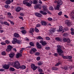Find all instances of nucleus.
I'll return each instance as SVG.
<instances>
[{"instance_id":"obj_54","label":"nucleus","mask_w":74,"mask_h":74,"mask_svg":"<svg viewBox=\"0 0 74 74\" xmlns=\"http://www.w3.org/2000/svg\"><path fill=\"white\" fill-rule=\"evenodd\" d=\"M29 3H30V4H31V5H32V4H33V1H29Z\"/></svg>"},{"instance_id":"obj_57","label":"nucleus","mask_w":74,"mask_h":74,"mask_svg":"<svg viewBox=\"0 0 74 74\" xmlns=\"http://www.w3.org/2000/svg\"><path fill=\"white\" fill-rule=\"evenodd\" d=\"M40 60V57H37L36 58V60Z\"/></svg>"},{"instance_id":"obj_37","label":"nucleus","mask_w":74,"mask_h":74,"mask_svg":"<svg viewBox=\"0 0 74 74\" xmlns=\"http://www.w3.org/2000/svg\"><path fill=\"white\" fill-rule=\"evenodd\" d=\"M35 65L34 64H32L31 65V68L32 69L35 66Z\"/></svg>"},{"instance_id":"obj_15","label":"nucleus","mask_w":74,"mask_h":74,"mask_svg":"<svg viewBox=\"0 0 74 74\" xmlns=\"http://www.w3.org/2000/svg\"><path fill=\"white\" fill-rule=\"evenodd\" d=\"M40 13H41L42 14H43V15H47V13L42 11H40Z\"/></svg>"},{"instance_id":"obj_3","label":"nucleus","mask_w":74,"mask_h":74,"mask_svg":"<svg viewBox=\"0 0 74 74\" xmlns=\"http://www.w3.org/2000/svg\"><path fill=\"white\" fill-rule=\"evenodd\" d=\"M57 53L60 55H62V53H63V51H62L61 49H57Z\"/></svg>"},{"instance_id":"obj_40","label":"nucleus","mask_w":74,"mask_h":74,"mask_svg":"<svg viewBox=\"0 0 74 74\" xmlns=\"http://www.w3.org/2000/svg\"><path fill=\"white\" fill-rule=\"evenodd\" d=\"M5 7L6 8H10V6L9 5H5Z\"/></svg>"},{"instance_id":"obj_39","label":"nucleus","mask_w":74,"mask_h":74,"mask_svg":"<svg viewBox=\"0 0 74 74\" xmlns=\"http://www.w3.org/2000/svg\"><path fill=\"white\" fill-rule=\"evenodd\" d=\"M6 44H9L10 42V41L8 40H6L5 41Z\"/></svg>"},{"instance_id":"obj_42","label":"nucleus","mask_w":74,"mask_h":74,"mask_svg":"<svg viewBox=\"0 0 74 74\" xmlns=\"http://www.w3.org/2000/svg\"><path fill=\"white\" fill-rule=\"evenodd\" d=\"M9 22H10L11 24L12 25H14V22L11 21V20H10Z\"/></svg>"},{"instance_id":"obj_46","label":"nucleus","mask_w":74,"mask_h":74,"mask_svg":"<svg viewBox=\"0 0 74 74\" xmlns=\"http://www.w3.org/2000/svg\"><path fill=\"white\" fill-rule=\"evenodd\" d=\"M42 63L41 62H40L38 63V65L39 66H41V65H42Z\"/></svg>"},{"instance_id":"obj_52","label":"nucleus","mask_w":74,"mask_h":74,"mask_svg":"<svg viewBox=\"0 0 74 74\" xmlns=\"http://www.w3.org/2000/svg\"><path fill=\"white\" fill-rule=\"evenodd\" d=\"M45 49L47 50H49V49H50V47H46L45 48Z\"/></svg>"},{"instance_id":"obj_41","label":"nucleus","mask_w":74,"mask_h":74,"mask_svg":"<svg viewBox=\"0 0 74 74\" xmlns=\"http://www.w3.org/2000/svg\"><path fill=\"white\" fill-rule=\"evenodd\" d=\"M48 20L49 21H52V18H48Z\"/></svg>"},{"instance_id":"obj_1","label":"nucleus","mask_w":74,"mask_h":74,"mask_svg":"<svg viewBox=\"0 0 74 74\" xmlns=\"http://www.w3.org/2000/svg\"><path fill=\"white\" fill-rule=\"evenodd\" d=\"M62 4H63L62 1L61 0H58L57 2V5L56 7H55V10H58L59 9L60 6V5H62Z\"/></svg>"},{"instance_id":"obj_31","label":"nucleus","mask_w":74,"mask_h":74,"mask_svg":"<svg viewBox=\"0 0 74 74\" xmlns=\"http://www.w3.org/2000/svg\"><path fill=\"white\" fill-rule=\"evenodd\" d=\"M62 57L64 59H67V56H62Z\"/></svg>"},{"instance_id":"obj_19","label":"nucleus","mask_w":74,"mask_h":74,"mask_svg":"<svg viewBox=\"0 0 74 74\" xmlns=\"http://www.w3.org/2000/svg\"><path fill=\"white\" fill-rule=\"evenodd\" d=\"M37 39H40V40H44V39L41 36H39L38 37H37Z\"/></svg>"},{"instance_id":"obj_4","label":"nucleus","mask_w":74,"mask_h":74,"mask_svg":"<svg viewBox=\"0 0 74 74\" xmlns=\"http://www.w3.org/2000/svg\"><path fill=\"white\" fill-rule=\"evenodd\" d=\"M3 69H5L6 70H7L10 68V65L5 64L3 66Z\"/></svg>"},{"instance_id":"obj_9","label":"nucleus","mask_w":74,"mask_h":74,"mask_svg":"<svg viewBox=\"0 0 74 74\" xmlns=\"http://www.w3.org/2000/svg\"><path fill=\"white\" fill-rule=\"evenodd\" d=\"M65 23L69 26L70 25V21L69 20H66L65 22Z\"/></svg>"},{"instance_id":"obj_59","label":"nucleus","mask_w":74,"mask_h":74,"mask_svg":"<svg viewBox=\"0 0 74 74\" xmlns=\"http://www.w3.org/2000/svg\"><path fill=\"white\" fill-rule=\"evenodd\" d=\"M36 27H40V25L37 24L36 25Z\"/></svg>"},{"instance_id":"obj_62","label":"nucleus","mask_w":74,"mask_h":74,"mask_svg":"<svg viewBox=\"0 0 74 74\" xmlns=\"http://www.w3.org/2000/svg\"><path fill=\"white\" fill-rule=\"evenodd\" d=\"M4 71V69H0V71Z\"/></svg>"},{"instance_id":"obj_38","label":"nucleus","mask_w":74,"mask_h":74,"mask_svg":"<svg viewBox=\"0 0 74 74\" xmlns=\"http://www.w3.org/2000/svg\"><path fill=\"white\" fill-rule=\"evenodd\" d=\"M67 59H72V56H67Z\"/></svg>"},{"instance_id":"obj_21","label":"nucleus","mask_w":74,"mask_h":74,"mask_svg":"<svg viewBox=\"0 0 74 74\" xmlns=\"http://www.w3.org/2000/svg\"><path fill=\"white\" fill-rule=\"evenodd\" d=\"M34 8H35V9H37V8H40V9L41 8H39V6H38L37 5H35L34 6Z\"/></svg>"},{"instance_id":"obj_8","label":"nucleus","mask_w":74,"mask_h":74,"mask_svg":"<svg viewBox=\"0 0 74 74\" xmlns=\"http://www.w3.org/2000/svg\"><path fill=\"white\" fill-rule=\"evenodd\" d=\"M21 10V8L20 7H17L16 9V12H20Z\"/></svg>"},{"instance_id":"obj_16","label":"nucleus","mask_w":74,"mask_h":74,"mask_svg":"<svg viewBox=\"0 0 74 74\" xmlns=\"http://www.w3.org/2000/svg\"><path fill=\"white\" fill-rule=\"evenodd\" d=\"M22 54L21 53H19L17 54L16 55L17 58H20L21 57Z\"/></svg>"},{"instance_id":"obj_10","label":"nucleus","mask_w":74,"mask_h":74,"mask_svg":"<svg viewBox=\"0 0 74 74\" xmlns=\"http://www.w3.org/2000/svg\"><path fill=\"white\" fill-rule=\"evenodd\" d=\"M35 15L36 16H38V17H41V14L38 12L35 13Z\"/></svg>"},{"instance_id":"obj_6","label":"nucleus","mask_w":74,"mask_h":74,"mask_svg":"<svg viewBox=\"0 0 74 74\" xmlns=\"http://www.w3.org/2000/svg\"><path fill=\"white\" fill-rule=\"evenodd\" d=\"M13 2V0H8L5 2V3L6 4H10L11 3Z\"/></svg>"},{"instance_id":"obj_12","label":"nucleus","mask_w":74,"mask_h":74,"mask_svg":"<svg viewBox=\"0 0 74 74\" xmlns=\"http://www.w3.org/2000/svg\"><path fill=\"white\" fill-rule=\"evenodd\" d=\"M15 68L17 69H19L20 68H21V65L20 64H18V65H16V66H14Z\"/></svg>"},{"instance_id":"obj_11","label":"nucleus","mask_w":74,"mask_h":74,"mask_svg":"<svg viewBox=\"0 0 74 74\" xmlns=\"http://www.w3.org/2000/svg\"><path fill=\"white\" fill-rule=\"evenodd\" d=\"M9 57L12 58L14 56V53H13L9 54Z\"/></svg>"},{"instance_id":"obj_17","label":"nucleus","mask_w":74,"mask_h":74,"mask_svg":"<svg viewBox=\"0 0 74 74\" xmlns=\"http://www.w3.org/2000/svg\"><path fill=\"white\" fill-rule=\"evenodd\" d=\"M30 33H33V32H34V29L32 28L30 29Z\"/></svg>"},{"instance_id":"obj_24","label":"nucleus","mask_w":74,"mask_h":74,"mask_svg":"<svg viewBox=\"0 0 74 74\" xmlns=\"http://www.w3.org/2000/svg\"><path fill=\"white\" fill-rule=\"evenodd\" d=\"M40 53L38 52H37L35 53V55L36 56H39L40 55Z\"/></svg>"},{"instance_id":"obj_36","label":"nucleus","mask_w":74,"mask_h":74,"mask_svg":"<svg viewBox=\"0 0 74 74\" xmlns=\"http://www.w3.org/2000/svg\"><path fill=\"white\" fill-rule=\"evenodd\" d=\"M29 52L31 54H33L34 52L32 50V49H31V51H30Z\"/></svg>"},{"instance_id":"obj_64","label":"nucleus","mask_w":74,"mask_h":74,"mask_svg":"<svg viewBox=\"0 0 74 74\" xmlns=\"http://www.w3.org/2000/svg\"><path fill=\"white\" fill-rule=\"evenodd\" d=\"M71 31L72 32H74V29L73 28H71Z\"/></svg>"},{"instance_id":"obj_53","label":"nucleus","mask_w":74,"mask_h":74,"mask_svg":"<svg viewBox=\"0 0 74 74\" xmlns=\"http://www.w3.org/2000/svg\"><path fill=\"white\" fill-rule=\"evenodd\" d=\"M12 44H16V42L13 40L12 41Z\"/></svg>"},{"instance_id":"obj_47","label":"nucleus","mask_w":74,"mask_h":74,"mask_svg":"<svg viewBox=\"0 0 74 74\" xmlns=\"http://www.w3.org/2000/svg\"><path fill=\"white\" fill-rule=\"evenodd\" d=\"M60 64V62H58V63L56 64L55 66H59V65Z\"/></svg>"},{"instance_id":"obj_14","label":"nucleus","mask_w":74,"mask_h":74,"mask_svg":"<svg viewBox=\"0 0 74 74\" xmlns=\"http://www.w3.org/2000/svg\"><path fill=\"white\" fill-rule=\"evenodd\" d=\"M20 64V63H19V62H18V61H16L14 62V66H16V65H18V64Z\"/></svg>"},{"instance_id":"obj_50","label":"nucleus","mask_w":74,"mask_h":74,"mask_svg":"<svg viewBox=\"0 0 74 74\" xmlns=\"http://www.w3.org/2000/svg\"><path fill=\"white\" fill-rule=\"evenodd\" d=\"M39 72H42V70L41 69H39L38 70Z\"/></svg>"},{"instance_id":"obj_7","label":"nucleus","mask_w":74,"mask_h":74,"mask_svg":"<svg viewBox=\"0 0 74 74\" xmlns=\"http://www.w3.org/2000/svg\"><path fill=\"white\" fill-rule=\"evenodd\" d=\"M41 23L42 25L43 26H45L47 25V22L45 21H42L41 22Z\"/></svg>"},{"instance_id":"obj_27","label":"nucleus","mask_w":74,"mask_h":74,"mask_svg":"<svg viewBox=\"0 0 74 74\" xmlns=\"http://www.w3.org/2000/svg\"><path fill=\"white\" fill-rule=\"evenodd\" d=\"M56 40L57 41H60L61 40V39L59 37H57L56 38Z\"/></svg>"},{"instance_id":"obj_43","label":"nucleus","mask_w":74,"mask_h":74,"mask_svg":"<svg viewBox=\"0 0 74 74\" xmlns=\"http://www.w3.org/2000/svg\"><path fill=\"white\" fill-rule=\"evenodd\" d=\"M29 44L30 45H31V46H34V44L32 42H30Z\"/></svg>"},{"instance_id":"obj_34","label":"nucleus","mask_w":74,"mask_h":74,"mask_svg":"<svg viewBox=\"0 0 74 74\" xmlns=\"http://www.w3.org/2000/svg\"><path fill=\"white\" fill-rule=\"evenodd\" d=\"M1 54L3 56L5 55V51H3L2 52Z\"/></svg>"},{"instance_id":"obj_44","label":"nucleus","mask_w":74,"mask_h":74,"mask_svg":"<svg viewBox=\"0 0 74 74\" xmlns=\"http://www.w3.org/2000/svg\"><path fill=\"white\" fill-rule=\"evenodd\" d=\"M33 4H37V1L35 0L33 1Z\"/></svg>"},{"instance_id":"obj_33","label":"nucleus","mask_w":74,"mask_h":74,"mask_svg":"<svg viewBox=\"0 0 74 74\" xmlns=\"http://www.w3.org/2000/svg\"><path fill=\"white\" fill-rule=\"evenodd\" d=\"M49 9L50 10H53V8L52 6H51L49 8Z\"/></svg>"},{"instance_id":"obj_18","label":"nucleus","mask_w":74,"mask_h":74,"mask_svg":"<svg viewBox=\"0 0 74 74\" xmlns=\"http://www.w3.org/2000/svg\"><path fill=\"white\" fill-rule=\"evenodd\" d=\"M10 70L11 71H15V69L14 68L11 67L10 68Z\"/></svg>"},{"instance_id":"obj_45","label":"nucleus","mask_w":74,"mask_h":74,"mask_svg":"<svg viewBox=\"0 0 74 74\" xmlns=\"http://www.w3.org/2000/svg\"><path fill=\"white\" fill-rule=\"evenodd\" d=\"M1 44L2 45H5L6 44H5V43H4V42H1Z\"/></svg>"},{"instance_id":"obj_58","label":"nucleus","mask_w":74,"mask_h":74,"mask_svg":"<svg viewBox=\"0 0 74 74\" xmlns=\"http://www.w3.org/2000/svg\"><path fill=\"white\" fill-rule=\"evenodd\" d=\"M36 44L37 47H39V46H40V44H39V43L37 42Z\"/></svg>"},{"instance_id":"obj_26","label":"nucleus","mask_w":74,"mask_h":74,"mask_svg":"<svg viewBox=\"0 0 74 74\" xmlns=\"http://www.w3.org/2000/svg\"><path fill=\"white\" fill-rule=\"evenodd\" d=\"M35 32H36L38 33V32H39V30H38V29L37 28H35Z\"/></svg>"},{"instance_id":"obj_30","label":"nucleus","mask_w":74,"mask_h":74,"mask_svg":"<svg viewBox=\"0 0 74 74\" xmlns=\"http://www.w3.org/2000/svg\"><path fill=\"white\" fill-rule=\"evenodd\" d=\"M13 41H14L16 42H17V41H18V40H17V39H16V38H13Z\"/></svg>"},{"instance_id":"obj_60","label":"nucleus","mask_w":74,"mask_h":74,"mask_svg":"<svg viewBox=\"0 0 74 74\" xmlns=\"http://www.w3.org/2000/svg\"><path fill=\"white\" fill-rule=\"evenodd\" d=\"M39 3H40V4H42V1H41V0H39Z\"/></svg>"},{"instance_id":"obj_28","label":"nucleus","mask_w":74,"mask_h":74,"mask_svg":"<svg viewBox=\"0 0 74 74\" xmlns=\"http://www.w3.org/2000/svg\"><path fill=\"white\" fill-rule=\"evenodd\" d=\"M6 51L8 52H10V51H11V49L8 48L6 49Z\"/></svg>"},{"instance_id":"obj_29","label":"nucleus","mask_w":74,"mask_h":74,"mask_svg":"<svg viewBox=\"0 0 74 74\" xmlns=\"http://www.w3.org/2000/svg\"><path fill=\"white\" fill-rule=\"evenodd\" d=\"M22 69H26V66L25 65H23L21 67Z\"/></svg>"},{"instance_id":"obj_13","label":"nucleus","mask_w":74,"mask_h":74,"mask_svg":"<svg viewBox=\"0 0 74 74\" xmlns=\"http://www.w3.org/2000/svg\"><path fill=\"white\" fill-rule=\"evenodd\" d=\"M14 37H16L17 38L18 37H19V35L17 33H15L14 34Z\"/></svg>"},{"instance_id":"obj_63","label":"nucleus","mask_w":74,"mask_h":74,"mask_svg":"<svg viewBox=\"0 0 74 74\" xmlns=\"http://www.w3.org/2000/svg\"><path fill=\"white\" fill-rule=\"evenodd\" d=\"M8 15H9V16H10V15H11V14L9 12L8 13Z\"/></svg>"},{"instance_id":"obj_48","label":"nucleus","mask_w":74,"mask_h":74,"mask_svg":"<svg viewBox=\"0 0 74 74\" xmlns=\"http://www.w3.org/2000/svg\"><path fill=\"white\" fill-rule=\"evenodd\" d=\"M60 48H61V46H60V45H58L57 46V49H60Z\"/></svg>"},{"instance_id":"obj_35","label":"nucleus","mask_w":74,"mask_h":74,"mask_svg":"<svg viewBox=\"0 0 74 74\" xmlns=\"http://www.w3.org/2000/svg\"><path fill=\"white\" fill-rule=\"evenodd\" d=\"M63 41L64 42H67V39L66 38H64L63 40Z\"/></svg>"},{"instance_id":"obj_5","label":"nucleus","mask_w":74,"mask_h":74,"mask_svg":"<svg viewBox=\"0 0 74 74\" xmlns=\"http://www.w3.org/2000/svg\"><path fill=\"white\" fill-rule=\"evenodd\" d=\"M40 42L43 46H45V45L47 44V43L45 42V41L43 40H41Z\"/></svg>"},{"instance_id":"obj_49","label":"nucleus","mask_w":74,"mask_h":74,"mask_svg":"<svg viewBox=\"0 0 74 74\" xmlns=\"http://www.w3.org/2000/svg\"><path fill=\"white\" fill-rule=\"evenodd\" d=\"M8 48H9V49H11V48H12V46L10 45H9L8 46Z\"/></svg>"},{"instance_id":"obj_22","label":"nucleus","mask_w":74,"mask_h":74,"mask_svg":"<svg viewBox=\"0 0 74 74\" xmlns=\"http://www.w3.org/2000/svg\"><path fill=\"white\" fill-rule=\"evenodd\" d=\"M31 49L34 52H36V51H37V49L36 48H34Z\"/></svg>"},{"instance_id":"obj_32","label":"nucleus","mask_w":74,"mask_h":74,"mask_svg":"<svg viewBox=\"0 0 74 74\" xmlns=\"http://www.w3.org/2000/svg\"><path fill=\"white\" fill-rule=\"evenodd\" d=\"M37 69V66H35V67H34L32 69H33V70H36V69Z\"/></svg>"},{"instance_id":"obj_23","label":"nucleus","mask_w":74,"mask_h":74,"mask_svg":"<svg viewBox=\"0 0 74 74\" xmlns=\"http://www.w3.org/2000/svg\"><path fill=\"white\" fill-rule=\"evenodd\" d=\"M4 24L6 25H7V26H10V24L7 22H4Z\"/></svg>"},{"instance_id":"obj_2","label":"nucleus","mask_w":74,"mask_h":74,"mask_svg":"<svg viewBox=\"0 0 74 74\" xmlns=\"http://www.w3.org/2000/svg\"><path fill=\"white\" fill-rule=\"evenodd\" d=\"M23 3L24 5H26L27 6H29V7H30L31 6V4L29 3L28 2H26V1H23Z\"/></svg>"},{"instance_id":"obj_25","label":"nucleus","mask_w":74,"mask_h":74,"mask_svg":"<svg viewBox=\"0 0 74 74\" xmlns=\"http://www.w3.org/2000/svg\"><path fill=\"white\" fill-rule=\"evenodd\" d=\"M21 32L23 33V34H25V33H27V32H26V31L24 30L22 31Z\"/></svg>"},{"instance_id":"obj_20","label":"nucleus","mask_w":74,"mask_h":74,"mask_svg":"<svg viewBox=\"0 0 74 74\" xmlns=\"http://www.w3.org/2000/svg\"><path fill=\"white\" fill-rule=\"evenodd\" d=\"M59 30L60 31H62L63 30V27L62 26H60L59 27Z\"/></svg>"},{"instance_id":"obj_51","label":"nucleus","mask_w":74,"mask_h":74,"mask_svg":"<svg viewBox=\"0 0 74 74\" xmlns=\"http://www.w3.org/2000/svg\"><path fill=\"white\" fill-rule=\"evenodd\" d=\"M62 14V12L61 11L60 12L58 13V15H61Z\"/></svg>"},{"instance_id":"obj_56","label":"nucleus","mask_w":74,"mask_h":74,"mask_svg":"<svg viewBox=\"0 0 74 74\" xmlns=\"http://www.w3.org/2000/svg\"><path fill=\"white\" fill-rule=\"evenodd\" d=\"M10 65V66H14V63L12 62L11 63H10L9 64Z\"/></svg>"},{"instance_id":"obj_61","label":"nucleus","mask_w":74,"mask_h":74,"mask_svg":"<svg viewBox=\"0 0 74 74\" xmlns=\"http://www.w3.org/2000/svg\"><path fill=\"white\" fill-rule=\"evenodd\" d=\"M64 16L65 17V18H69L66 15H64Z\"/></svg>"},{"instance_id":"obj_55","label":"nucleus","mask_w":74,"mask_h":74,"mask_svg":"<svg viewBox=\"0 0 74 74\" xmlns=\"http://www.w3.org/2000/svg\"><path fill=\"white\" fill-rule=\"evenodd\" d=\"M45 38L47 40H50V38L49 37H46Z\"/></svg>"}]
</instances>
